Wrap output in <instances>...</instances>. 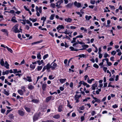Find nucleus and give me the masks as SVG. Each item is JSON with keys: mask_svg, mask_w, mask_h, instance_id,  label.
<instances>
[{"mask_svg": "<svg viewBox=\"0 0 122 122\" xmlns=\"http://www.w3.org/2000/svg\"><path fill=\"white\" fill-rule=\"evenodd\" d=\"M25 109L27 112H30V111L31 110L30 108L26 107L25 108Z\"/></svg>", "mask_w": 122, "mask_h": 122, "instance_id": "58836bf2", "label": "nucleus"}, {"mask_svg": "<svg viewBox=\"0 0 122 122\" xmlns=\"http://www.w3.org/2000/svg\"><path fill=\"white\" fill-rule=\"evenodd\" d=\"M15 11L13 10H11L9 11V13L12 14H13L14 13Z\"/></svg>", "mask_w": 122, "mask_h": 122, "instance_id": "680f3d73", "label": "nucleus"}, {"mask_svg": "<svg viewBox=\"0 0 122 122\" xmlns=\"http://www.w3.org/2000/svg\"><path fill=\"white\" fill-rule=\"evenodd\" d=\"M46 66V69L47 70H49L51 67V66L50 65V64L49 63H48L46 66Z\"/></svg>", "mask_w": 122, "mask_h": 122, "instance_id": "6ab92c4d", "label": "nucleus"}, {"mask_svg": "<svg viewBox=\"0 0 122 122\" xmlns=\"http://www.w3.org/2000/svg\"><path fill=\"white\" fill-rule=\"evenodd\" d=\"M41 42L40 41H37L36 42L33 43H32L31 44L32 45H34V44H36L38 43H40Z\"/></svg>", "mask_w": 122, "mask_h": 122, "instance_id": "8fccbe9b", "label": "nucleus"}, {"mask_svg": "<svg viewBox=\"0 0 122 122\" xmlns=\"http://www.w3.org/2000/svg\"><path fill=\"white\" fill-rule=\"evenodd\" d=\"M48 54H46V55H45L43 57V59L44 60L47 57H48Z\"/></svg>", "mask_w": 122, "mask_h": 122, "instance_id": "a18cd8bd", "label": "nucleus"}, {"mask_svg": "<svg viewBox=\"0 0 122 122\" xmlns=\"http://www.w3.org/2000/svg\"><path fill=\"white\" fill-rule=\"evenodd\" d=\"M9 73V71H5L4 72L3 71L2 72V75H5V74H7Z\"/></svg>", "mask_w": 122, "mask_h": 122, "instance_id": "c9c22d12", "label": "nucleus"}, {"mask_svg": "<svg viewBox=\"0 0 122 122\" xmlns=\"http://www.w3.org/2000/svg\"><path fill=\"white\" fill-rule=\"evenodd\" d=\"M78 56L80 58H81L82 57H83V58L86 57V55L84 54H81V55H80Z\"/></svg>", "mask_w": 122, "mask_h": 122, "instance_id": "412c9836", "label": "nucleus"}, {"mask_svg": "<svg viewBox=\"0 0 122 122\" xmlns=\"http://www.w3.org/2000/svg\"><path fill=\"white\" fill-rule=\"evenodd\" d=\"M46 87V84H43L42 85V89L43 90H45Z\"/></svg>", "mask_w": 122, "mask_h": 122, "instance_id": "aec40b11", "label": "nucleus"}, {"mask_svg": "<svg viewBox=\"0 0 122 122\" xmlns=\"http://www.w3.org/2000/svg\"><path fill=\"white\" fill-rule=\"evenodd\" d=\"M31 101L35 103H37L38 102V100L37 99H33Z\"/></svg>", "mask_w": 122, "mask_h": 122, "instance_id": "4c0bfd02", "label": "nucleus"}, {"mask_svg": "<svg viewBox=\"0 0 122 122\" xmlns=\"http://www.w3.org/2000/svg\"><path fill=\"white\" fill-rule=\"evenodd\" d=\"M1 31L3 32H5V34L7 36H8V30L7 29H2L1 30Z\"/></svg>", "mask_w": 122, "mask_h": 122, "instance_id": "6e6552de", "label": "nucleus"}, {"mask_svg": "<svg viewBox=\"0 0 122 122\" xmlns=\"http://www.w3.org/2000/svg\"><path fill=\"white\" fill-rule=\"evenodd\" d=\"M64 27L62 25H59L57 27L56 29L58 30H60L61 29H64Z\"/></svg>", "mask_w": 122, "mask_h": 122, "instance_id": "1a4fd4ad", "label": "nucleus"}, {"mask_svg": "<svg viewBox=\"0 0 122 122\" xmlns=\"http://www.w3.org/2000/svg\"><path fill=\"white\" fill-rule=\"evenodd\" d=\"M74 4L75 6H76L77 8H80L81 7V4L80 3L77 2L76 1L74 2Z\"/></svg>", "mask_w": 122, "mask_h": 122, "instance_id": "39448f33", "label": "nucleus"}, {"mask_svg": "<svg viewBox=\"0 0 122 122\" xmlns=\"http://www.w3.org/2000/svg\"><path fill=\"white\" fill-rule=\"evenodd\" d=\"M28 88L30 90L33 89L34 88V87L31 85H29L28 86Z\"/></svg>", "mask_w": 122, "mask_h": 122, "instance_id": "f3484780", "label": "nucleus"}, {"mask_svg": "<svg viewBox=\"0 0 122 122\" xmlns=\"http://www.w3.org/2000/svg\"><path fill=\"white\" fill-rule=\"evenodd\" d=\"M69 48L71 49V51H77L79 50L75 49L72 46H71L69 47Z\"/></svg>", "mask_w": 122, "mask_h": 122, "instance_id": "393cba45", "label": "nucleus"}, {"mask_svg": "<svg viewBox=\"0 0 122 122\" xmlns=\"http://www.w3.org/2000/svg\"><path fill=\"white\" fill-rule=\"evenodd\" d=\"M65 21L68 22H71L72 21V19L70 18H65Z\"/></svg>", "mask_w": 122, "mask_h": 122, "instance_id": "9d476101", "label": "nucleus"}, {"mask_svg": "<svg viewBox=\"0 0 122 122\" xmlns=\"http://www.w3.org/2000/svg\"><path fill=\"white\" fill-rule=\"evenodd\" d=\"M83 37V35H79V36H77L76 37V38H82Z\"/></svg>", "mask_w": 122, "mask_h": 122, "instance_id": "6e6d98bb", "label": "nucleus"}, {"mask_svg": "<svg viewBox=\"0 0 122 122\" xmlns=\"http://www.w3.org/2000/svg\"><path fill=\"white\" fill-rule=\"evenodd\" d=\"M108 56V55L107 53H105L104 54V58H106Z\"/></svg>", "mask_w": 122, "mask_h": 122, "instance_id": "bf43d9fd", "label": "nucleus"}, {"mask_svg": "<svg viewBox=\"0 0 122 122\" xmlns=\"http://www.w3.org/2000/svg\"><path fill=\"white\" fill-rule=\"evenodd\" d=\"M37 63H38V65H40L41 64H42L43 62V60H41V61L40 60L37 61Z\"/></svg>", "mask_w": 122, "mask_h": 122, "instance_id": "2f4dec72", "label": "nucleus"}, {"mask_svg": "<svg viewBox=\"0 0 122 122\" xmlns=\"http://www.w3.org/2000/svg\"><path fill=\"white\" fill-rule=\"evenodd\" d=\"M107 67H104L103 68V70L105 72H106L107 70Z\"/></svg>", "mask_w": 122, "mask_h": 122, "instance_id": "5fc2aeb1", "label": "nucleus"}, {"mask_svg": "<svg viewBox=\"0 0 122 122\" xmlns=\"http://www.w3.org/2000/svg\"><path fill=\"white\" fill-rule=\"evenodd\" d=\"M112 107L113 108H117L118 107V106L116 104H115L113 105Z\"/></svg>", "mask_w": 122, "mask_h": 122, "instance_id": "69168bd1", "label": "nucleus"}, {"mask_svg": "<svg viewBox=\"0 0 122 122\" xmlns=\"http://www.w3.org/2000/svg\"><path fill=\"white\" fill-rule=\"evenodd\" d=\"M30 67L31 68L34 69L35 68V66L31 64L30 66Z\"/></svg>", "mask_w": 122, "mask_h": 122, "instance_id": "49530a36", "label": "nucleus"}, {"mask_svg": "<svg viewBox=\"0 0 122 122\" xmlns=\"http://www.w3.org/2000/svg\"><path fill=\"white\" fill-rule=\"evenodd\" d=\"M0 64L2 66H4V62L3 58H2L1 59L0 62Z\"/></svg>", "mask_w": 122, "mask_h": 122, "instance_id": "b1692460", "label": "nucleus"}, {"mask_svg": "<svg viewBox=\"0 0 122 122\" xmlns=\"http://www.w3.org/2000/svg\"><path fill=\"white\" fill-rule=\"evenodd\" d=\"M39 117V115L38 114H36L34 115L33 117V119L34 121H36L37 120Z\"/></svg>", "mask_w": 122, "mask_h": 122, "instance_id": "423d86ee", "label": "nucleus"}, {"mask_svg": "<svg viewBox=\"0 0 122 122\" xmlns=\"http://www.w3.org/2000/svg\"><path fill=\"white\" fill-rule=\"evenodd\" d=\"M93 66L97 68H98L99 67L98 65L96 63H95L94 64Z\"/></svg>", "mask_w": 122, "mask_h": 122, "instance_id": "c03bdc74", "label": "nucleus"}, {"mask_svg": "<svg viewBox=\"0 0 122 122\" xmlns=\"http://www.w3.org/2000/svg\"><path fill=\"white\" fill-rule=\"evenodd\" d=\"M52 96H50L47 97L46 99V102H48L51 98Z\"/></svg>", "mask_w": 122, "mask_h": 122, "instance_id": "5701e85b", "label": "nucleus"}, {"mask_svg": "<svg viewBox=\"0 0 122 122\" xmlns=\"http://www.w3.org/2000/svg\"><path fill=\"white\" fill-rule=\"evenodd\" d=\"M55 16V15L54 14L51 15L50 17V19L51 20H53Z\"/></svg>", "mask_w": 122, "mask_h": 122, "instance_id": "e433bc0d", "label": "nucleus"}, {"mask_svg": "<svg viewBox=\"0 0 122 122\" xmlns=\"http://www.w3.org/2000/svg\"><path fill=\"white\" fill-rule=\"evenodd\" d=\"M97 86V85L96 83H95L92 85V89L93 90H95Z\"/></svg>", "mask_w": 122, "mask_h": 122, "instance_id": "4468645a", "label": "nucleus"}, {"mask_svg": "<svg viewBox=\"0 0 122 122\" xmlns=\"http://www.w3.org/2000/svg\"><path fill=\"white\" fill-rule=\"evenodd\" d=\"M63 0H60L57 1L56 3V6L58 8H60L62 7V6L61 5L63 3Z\"/></svg>", "mask_w": 122, "mask_h": 122, "instance_id": "f03ea898", "label": "nucleus"}, {"mask_svg": "<svg viewBox=\"0 0 122 122\" xmlns=\"http://www.w3.org/2000/svg\"><path fill=\"white\" fill-rule=\"evenodd\" d=\"M41 55L40 54V52H39L38 53L37 55V58L39 59H41Z\"/></svg>", "mask_w": 122, "mask_h": 122, "instance_id": "cd10ccee", "label": "nucleus"}, {"mask_svg": "<svg viewBox=\"0 0 122 122\" xmlns=\"http://www.w3.org/2000/svg\"><path fill=\"white\" fill-rule=\"evenodd\" d=\"M5 66L6 68L7 69H8L9 68V65L6 61L5 62Z\"/></svg>", "mask_w": 122, "mask_h": 122, "instance_id": "4be33fe9", "label": "nucleus"}, {"mask_svg": "<svg viewBox=\"0 0 122 122\" xmlns=\"http://www.w3.org/2000/svg\"><path fill=\"white\" fill-rule=\"evenodd\" d=\"M81 95H76L75 96V100H76V102H79V98L81 97Z\"/></svg>", "mask_w": 122, "mask_h": 122, "instance_id": "20e7f679", "label": "nucleus"}, {"mask_svg": "<svg viewBox=\"0 0 122 122\" xmlns=\"http://www.w3.org/2000/svg\"><path fill=\"white\" fill-rule=\"evenodd\" d=\"M46 17H43L41 18V20H43V22L44 23L46 20Z\"/></svg>", "mask_w": 122, "mask_h": 122, "instance_id": "de8ad7c7", "label": "nucleus"}, {"mask_svg": "<svg viewBox=\"0 0 122 122\" xmlns=\"http://www.w3.org/2000/svg\"><path fill=\"white\" fill-rule=\"evenodd\" d=\"M67 102H68V105H67V106L70 108H72V107L71 106V105L69 104V102L68 100L67 101Z\"/></svg>", "mask_w": 122, "mask_h": 122, "instance_id": "37998d69", "label": "nucleus"}, {"mask_svg": "<svg viewBox=\"0 0 122 122\" xmlns=\"http://www.w3.org/2000/svg\"><path fill=\"white\" fill-rule=\"evenodd\" d=\"M118 77H119V76H118V75H117L116 76V79H115V80L116 81H117L118 80Z\"/></svg>", "mask_w": 122, "mask_h": 122, "instance_id": "774afa93", "label": "nucleus"}, {"mask_svg": "<svg viewBox=\"0 0 122 122\" xmlns=\"http://www.w3.org/2000/svg\"><path fill=\"white\" fill-rule=\"evenodd\" d=\"M27 78H24L23 79L25 80H26V81H28L29 82H31L32 81V80L31 79V78L29 76H27L26 77Z\"/></svg>", "mask_w": 122, "mask_h": 122, "instance_id": "0eeeda50", "label": "nucleus"}, {"mask_svg": "<svg viewBox=\"0 0 122 122\" xmlns=\"http://www.w3.org/2000/svg\"><path fill=\"white\" fill-rule=\"evenodd\" d=\"M80 30H84V32H87V30L86 28H84L83 27H81L80 28Z\"/></svg>", "mask_w": 122, "mask_h": 122, "instance_id": "f704fd0d", "label": "nucleus"}, {"mask_svg": "<svg viewBox=\"0 0 122 122\" xmlns=\"http://www.w3.org/2000/svg\"><path fill=\"white\" fill-rule=\"evenodd\" d=\"M21 95H22L24 94L23 91L21 90H19L17 91Z\"/></svg>", "mask_w": 122, "mask_h": 122, "instance_id": "f8f14e48", "label": "nucleus"}, {"mask_svg": "<svg viewBox=\"0 0 122 122\" xmlns=\"http://www.w3.org/2000/svg\"><path fill=\"white\" fill-rule=\"evenodd\" d=\"M116 53V51H113L111 52V54L112 55H115Z\"/></svg>", "mask_w": 122, "mask_h": 122, "instance_id": "3c124183", "label": "nucleus"}, {"mask_svg": "<svg viewBox=\"0 0 122 122\" xmlns=\"http://www.w3.org/2000/svg\"><path fill=\"white\" fill-rule=\"evenodd\" d=\"M18 112L20 116H23L24 114V113L22 111L19 110Z\"/></svg>", "mask_w": 122, "mask_h": 122, "instance_id": "ddd939ff", "label": "nucleus"}, {"mask_svg": "<svg viewBox=\"0 0 122 122\" xmlns=\"http://www.w3.org/2000/svg\"><path fill=\"white\" fill-rule=\"evenodd\" d=\"M4 93L7 96H8L9 95L8 92L5 90L4 91Z\"/></svg>", "mask_w": 122, "mask_h": 122, "instance_id": "09e8293b", "label": "nucleus"}, {"mask_svg": "<svg viewBox=\"0 0 122 122\" xmlns=\"http://www.w3.org/2000/svg\"><path fill=\"white\" fill-rule=\"evenodd\" d=\"M66 78L64 79H60V82L62 83H64L66 80Z\"/></svg>", "mask_w": 122, "mask_h": 122, "instance_id": "a211bd4d", "label": "nucleus"}, {"mask_svg": "<svg viewBox=\"0 0 122 122\" xmlns=\"http://www.w3.org/2000/svg\"><path fill=\"white\" fill-rule=\"evenodd\" d=\"M18 26L19 25L18 24L15 25L12 29V31H13L15 33L20 32V31L18 30Z\"/></svg>", "mask_w": 122, "mask_h": 122, "instance_id": "f257e3e1", "label": "nucleus"}, {"mask_svg": "<svg viewBox=\"0 0 122 122\" xmlns=\"http://www.w3.org/2000/svg\"><path fill=\"white\" fill-rule=\"evenodd\" d=\"M94 79L92 78L90 80H89V78H87V82L88 83L90 84H91L92 83V81H94Z\"/></svg>", "mask_w": 122, "mask_h": 122, "instance_id": "dca6fc26", "label": "nucleus"}, {"mask_svg": "<svg viewBox=\"0 0 122 122\" xmlns=\"http://www.w3.org/2000/svg\"><path fill=\"white\" fill-rule=\"evenodd\" d=\"M53 76L52 75H50L49 76V78L50 80H52L54 79V77H53Z\"/></svg>", "mask_w": 122, "mask_h": 122, "instance_id": "603ef678", "label": "nucleus"}, {"mask_svg": "<svg viewBox=\"0 0 122 122\" xmlns=\"http://www.w3.org/2000/svg\"><path fill=\"white\" fill-rule=\"evenodd\" d=\"M15 17H13L11 19V21L14 22L16 23L17 22V21L15 20Z\"/></svg>", "mask_w": 122, "mask_h": 122, "instance_id": "c756f323", "label": "nucleus"}, {"mask_svg": "<svg viewBox=\"0 0 122 122\" xmlns=\"http://www.w3.org/2000/svg\"><path fill=\"white\" fill-rule=\"evenodd\" d=\"M79 83L80 84H83V85L84 86H86L87 84L84 81H80L79 82Z\"/></svg>", "mask_w": 122, "mask_h": 122, "instance_id": "c85d7f7f", "label": "nucleus"}, {"mask_svg": "<svg viewBox=\"0 0 122 122\" xmlns=\"http://www.w3.org/2000/svg\"><path fill=\"white\" fill-rule=\"evenodd\" d=\"M62 106L61 105L60 106L58 107V112H61L62 111Z\"/></svg>", "mask_w": 122, "mask_h": 122, "instance_id": "7c9ffc66", "label": "nucleus"}, {"mask_svg": "<svg viewBox=\"0 0 122 122\" xmlns=\"http://www.w3.org/2000/svg\"><path fill=\"white\" fill-rule=\"evenodd\" d=\"M57 66V64L54 62H53L51 65V67L52 70H54L55 68Z\"/></svg>", "mask_w": 122, "mask_h": 122, "instance_id": "7ed1b4c3", "label": "nucleus"}, {"mask_svg": "<svg viewBox=\"0 0 122 122\" xmlns=\"http://www.w3.org/2000/svg\"><path fill=\"white\" fill-rule=\"evenodd\" d=\"M94 99L95 100V102H97L99 103L101 102L100 100L97 98H94Z\"/></svg>", "mask_w": 122, "mask_h": 122, "instance_id": "a19ab883", "label": "nucleus"}, {"mask_svg": "<svg viewBox=\"0 0 122 122\" xmlns=\"http://www.w3.org/2000/svg\"><path fill=\"white\" fill-rule=\"evenodd\" d=\"M81 46L84 49H86V48H88L89 47V46L87 45H84Z\"/></svg>", "mask_w": 122, "mask_h": 122, "instance_id": "a878e982", "label": "nucleus"}, {"mask_svg": "<svg viewBox=\"0 0 122 122\" xmlns=\"http://www.w3.org/2000/svg\"><path fill=\"white\" fill-rule=\"evenodd\" d=\"M73 4L71 3H69L66 5V7L67 8H71L72 7Z\"/></svg>", "mask_w": 122, "mask_h": 122, "instance_id": "9b49d317", "label": "nucleus"}, {"mask_svg": "<svg viewBox=\"0 0 122 122\" xmlns=\"http://www.w3.org/2000/svg\"><path fill=\"white\" fill-rule=\"evenodd\" d=\"M85 18L86 20H89L90 19L92 18V17L91 16H88L86 15L85 16Z\"/></svg>", "mask_w": 122, "mask_h": 122, "instance_id": "2eb2a0df", "label": "nucleus"}, {"mask_svg": "<svg viewBox=\"0 0 122 122\" xmlns=\"http://www.w3.org/2000/svg\"><path fill=\"white\" fill-rule=\"evenodd\" d=\"M62 33H64V34H69V33L68 32H67V29L65 31L63 32Z\"/></svg>", "mask_w": 122, "mask_h": 122, "instance_id": "13d9d810", "label": "nucleus"}, {"mask_svg": "<svg viewBox=\"0 0 122 122\" xmlns=\"http://www.w3.org/2000/svg\"><path fill=\"white\" fill-rule=\"evenodd\" d=\"M42 68V66H37V70L38 71H40Z\"/></svg>", "mask_w": 122, "mask_h": 122, "instance_id": "ea45409f", "label": "nucleus"}, {"mask_svg": "<svg viewBox=\"0 0 122 122\" xmlns=\"http://www.w3.org/2000/svg\"><path fill=\"white\" fill-rule=\"evenodd\" d=\"M9 117L11 119H14V116L13 115V114H10L9 116Z\"/></svg>", "mask_w": 122, "mask_h": 122, "instance_id": "473e14b6", "label": "nucleus"}, {"mask_svg": "<svg viewBox=\"0 0 122 122\" xmlns=\"http://www.w3.org/2000/svg\"><path fill=\"white\" fill-rule=\"evenodd\" d=\"M84 117L83 116H82L81 117V121H83L84 120Z\"/></svg>", "mask_w": 122, "mask_h": 122, "instance_id": "052dcab7", "label": "nucleus"}, {"mask_svg": "<svg viewBox=\"0 0 122 122\" xmlns=\"http://www.w3.org/2000/svg\"><path fill=\"white\" fill-rule=\"evenodd\" d=\"M6 48L11 53H12L13 52V51L10 48H9L7 46H6Z\"/></svg>", "mask_w": 122, "mask_h": 122, "instance_id": "72a5a7b5", "label": "nucleus"}, {"mask_svg": "<svg viewBox=\"0 0 122 122\" xmlns=\"http://www.w3.org/2000/svg\"><path fill=\"white\" fill-rule=\"evenodd\" d=\"M26 23L29 24L30 26H31L32 25V23L30 22L28 20H26Z\"/></svg>", "mask_w": 122, "mask_h": 122, "instance_id": "bb28decb", "label": "nucleus"}, {"mask_svg": "<svg viewBox=\"0 0 122 122\" xmlns=\"http://www.w3.org/2000/svg\"><path fill=\"white\" fill-rule=\"evenodd\" d=\"M90 3L92 4H94L95 3V1L94 0H91Z\"/></svg>", "mask_w": 122, "mask_h": 122, "instance_id": "4d7b16f0", "label": "nucleus"}, {"mask_svg": "<svg viewBox=\"0 0 122 122\" xmlns=\"http://www.w3.org/2000/svg\"><path fill=\"white\" fill-rule=\"evenodd\" d=\"M5 110L4 109H2L1 110V112L2 113H4Z\"/></svg>", "mask_w": 122, "mask_h": 122, "instance_id": "e2e57ef3", "label": "nucleus"}, {"mask_svg": "<svg viewBox=\"0 0 122 122\" xmlns=\"http://www.w3.org/2000/svg\"><path fill=\"white\" fill-rule=\"evenodd\" d=\"M53 117L56 119H58L60 118V116L59 115H57L54 116Z\"/></svg>", "mask_w": 122, "mask_h": 122, "instance_id": "79ce46f5", "label": "nucleus"}, {"mask_svg": "<svg viewBox=\"0 0 122 122\" xmlns=\"http://www.w3.org/2000/svg\"><path fill=\"white\" fill-rule=\"evenodd\" d=\"M76 38H73V40L71 41V43H73L76 41Z\"/></svg>", "mask_w": 122, "mask_h": 122, "instance_id": "864d4df0", "label": "nucleus"}, {"mask_svg": "<svg viewBox=\"0 0 122 122\" xmlns=\"http://www.w3.org/2000/svg\"><path fill=\"white\" fill-rule=\"evenodd\" d=\"M107 65L109 66H111L112 64L111 62L108 61V62H107Z\"/></svg>", "mask_w": 122, "mask_h": 122, "instance_id": "0e129e2a", "label": "nucleus"}, {"mask_svg": "<svg viewBox=\"0 0 122 122\" xmlns=\"http://www.w3.org/2000/svg\"><path fill=\"white\" fill-rule=\"evenodd\" d=\"M51 6L53 8L54 7L55 5V4L54 3H51Z\"/></svg>", "mask_w": 122, "mask_h": 122, "instance_id": "338daca9", "label": "nucleus"}]
</instances>
